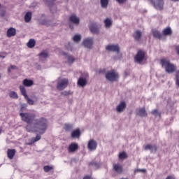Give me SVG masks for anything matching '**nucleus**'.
<instances>
[{
	"instance_id": "nucleus-1",
	"label": "nucleus",
	"mask_w": 179,
	"mask_h": 179,
	"mask_svg": "<svg viewBox=\"0 0 179 179\" xmlns=\"http://www.w3.org/2000/svg\"><path fill=\"white\" fill-rule=\"evenodd\" d=\"M24 121L27 124H33L35 132H39L40 134H44L47 131V119L41 117L40 119L36 118L34 113H23Z\"/></svg>"
},
{
	"instance_id": "nucleus-2",
	"label": "nucleus",
	"mask_w": 179,
	"mask_h": 179,
	"mask_svg": "<svg viewBox=\"0 0 179 179\" xmlns=\"http://www.w3.org/2000/svg\"><path fill=\"white\" fill-rule=\"evenodd\" d=\"M160 64L162 68L165 69L166 72L168 73H173L175 71H177V66L173 64L170 62V59H162L160 60Z\"/></svg>"
},
{
	"instance_id": "nucleus-3",
	"label": "nucleus",
	"mask_w": 179,
	"mask_h": 179,
	"mask_svg": "<svg viewBox=\"0 0 179 179\" xmlns=\"http://www.w3.org/2000/svg\"><path fill=\"white\" fill-rule=\"evenodd\" d=\"M106 78L109 82H117L120 76H118V73L115 71V70H111L110 71H108L106 75Z\"/></svg>"
},
{
	"instance_id": "nucleus-4",
	"label": "nucleus",
	"mask_w": 179,
	"mask_h": 179,
	"mask_svg": "<svg viewBox=\"0 0 179 179\" xmlns=\"http://www.w3.org/2000/svg\"><path fill=\"white\" fill-rule=\"evenodd\" d=\"M146 52L142 50H139L134 57V61L137 62V64H142V62L146 61Z\"/></svg>"
},
{
	"instance_id": "nucleus-5",
	"label": "nucleus",
	"mask_w": 179,
	"mask_h": 179,
	"mask_svg": "<svg viewBox=\"0 0 179 179\" xmlns=\"http://www.w3.org/2000/svg\"><path fill=\"white\" fill-rule=\"evenodd\" d=\"M68 85H69V81L66 78H63L59 80L57 85V89L58 90H64L66 87H68Z\"/></svg>"
},
{
	"instance_id": "nucleus-6",
	"label": "nucleus",
	"mask_w": 179,
	"mask_h": 179,
	"mask_svg": "<svg viewBox=\"0 0 179 179\" xmlns=\"http://www.w3.org/2000/svg\"><path fill=\"white\" fill-rule=\"evenodd\" d=\"M151 2L155 9L163 10V7L164 6V1L163 0H151Z\"/></svg>"
},
{
	"instance_id": "nucleus-7",
	"label": "nucleus",
	"mask_w": 179,
	"mask_h": 179,
	"mask_svg": "<svg viewBox=\"0 0 179 179\" xmlns=\"http://www.w3.org/2000/svg\"><path fill=\"white\" fill-rule=\"evenodd\" d=\"M78 150L79 145L77 143H71L67 148L69 153H75Z\"/></svg>"
},
{
	"instance_id": "nucleus-8",
	"label": "nucleus",
	"mask_w": 179,
	"mask_h": 179,
	"mask_svg": "<svg viewBox=\"0 0 179 179\" xmlns=\"http://www.w3.org/2000/svg\"><path fill=\"white\" fill-rule=\"evenodd\" d=\"M45 2H47L50 9V12H52V13H55V12H57V7L55 6V5H54V3H55V1L57 0H43Z\"/></svg>"
},
{
	"instance_id": "nucleus-9",
	"label": "nucleus",
	"mask_w": 179,
	"mask_h": 179,
	"mask_svg": "<svg viewBox=\"0 0 179 179\" xmlns=\"http://www.w3.org/2000/svg\"><path fill=\"white\" fill-rule=\"evenodd\" d=\"M107 51H113V52H120V46L118 45H108L106 47Z\"/></svg>"
},
{
	"instance_id": "nucleus-10",
	"label": "nucleus",
	"mask_w": 179,
	"mask_h": 179,
	"mask_svg": "<svg viewBox=\"0 0 179 179\" xmlns=\"http://www.w3.org/2000/svg\"><path fill=\"white\" fill-rule=\"evenodd\" d=\"M144 149L145 150H150L151 153H156L157 152V146L156 145L147 144Z\"/></svg>"
},
{
	"instance_id": "nucleus-11",
	"label": "nucleus",
	"mask_w": 179,
	"mask_h": 179,
	"mask_svg": "<svg viewBox=\"0 0 179 179\" xmlns=\"http://www.w3.org/2000/svg\"><path fill=\"white\" fill-rule=\"evenodd\" d=\"M83 45L87 48H92V45H93V38H88L83 41Z\"/></svg>"
},
{
	"instance_id": "nucleus-12",
	"label": "nucleus",
	"mask_w": 179,
	"mask_h": 179,
	"mask_svg": "<svg viewBox=\"0 0 179 179\" xmlns=\"http://www.w3.org/2000/svg\"><path fill=\"white\" fill-rule=\"evenodd\" d=\"M88 149L90 150H96L97 149V142L94 139H92L88 143Z\"/></svg>"
},
{
	"instance_id": "nucleus-13",
	"label": "nucleus",
	"mask_w": 179,
	"mask_h": 179,
	"mask_svg": "<svg viewBox=\"0 0 179 179\" xmlns=\"http://www.w3.org/2000/svg\"><path fill=\"white\" fill-rule=\"evenodd\" d=\"M125 108H127V103H125L124 101H122L117 106L116 111H117V113H122V111H124V110H125Z\"/></svg>"
},
{
	"instance_id": "nucleus-14",
	"label": "nucleus",
	"mask_w": 179,
	"mask_h": 179,
	"mask_svg": "<svg viewBox=\"0 0 179 179\" xmlns=\"http://www.w3.org/2000/svg\"><path fill=\"white\" fill-rule=\"evenodd\" d=\"M23 96L27 103L29 104V106H33V104H34V101L29 97V96L26 93V90L24 88L23 89Z\"/></svg>"
},
{
	"instance_id": "nucleus-15",
	"label": "nucleus",
	"mask_w": 179,
	"mask_h": 179,
	"mask_svg": "<svg viewBox=\"0 0 179 179\" xmlns=\"http://www.w3.org/2000/svg\"><path fill=\"white\" fill-rule=\"evenodd\" d=\"M113 170L118 174L122 173V171H123L122 165L120 164H114Z\"/></svg>"
},
{
	"instance_id": "nucleus-16",
	"label": "nucleus",
	"mask_w": 179,
	"mask_h": 179,
	"mask_svg": "<svg viewBox=\"0 0 179 179\" xmlns=\"http://www.w3.org/2000/svg\"><path fill=\"white\" fill-rule=\"evenodd\" d=\"M78 85L80 87H85L86 85H87V80H86V78L83 77H80L77 83Z\"/></svg>"
},
{
	"instance_id": "nucleus-17",
	"label": "nucleus",
	"mask_w": 179,
	"mask_h": 179,
	"mask_svg": "<svg viewBox=\"0 0 179 179\" xmlns=\"http://www.w3.org/2000/svg\"><path fill=\"white\" fill-rule=\"evenodd\" d=\"M7 37L10 38L16 36V29L10 27L7 30Z\"/></svg>"
},
{
	"instance_id": "nucleus-18",
	"label": "nucleus",
	"mask_w": 179,
	"mask_h": 179,
	"mask_svg": "<svg viewBox=\"0 0 179 179\" xmlns=\"http://www.w3.org/2000/svg\"><path fill=\"white\" fill-rule=\"evenodd\" d=\"M90 30L91 33H93L94 34H98L99 33V27H97L96 24H91L90 25Z\"/></svg>"
},
{
	"instance_id": "nucleus-19",
	"label": "nucleus",
	"mask_w": 179,
	"mask_h": 179,
	"mask_svg": "<svg viewBox=\"0 0 179 179\" xmlns=\"http://www.w3.org/2000/svg\"><path fill=\"white\" fill-rule=\"evenodd\" d=\"M133 37L136 41H141V38H142V32L139 30H136L134 31Z\"/></svg>"
},
{
	"instance_id": "nucleus-20",
	"label": "nucleus",
	"mask_w": 179,
	"mask_h": 179,
	"mask_svg": "<svg viewBox=\"0 0 179 179\" xmlns=\"http://www.w3.org/2000/svg\"><path fill=\"white\" fill-rule=\"evenodd\" d=\"M7 155H8V159H10V160H12V159H13V157H15V155H16V150L8 149Z\"/></svg>"
},
{
	"instance_id": "nucleus-21",
	"label": "nucleus",
	"mask_w": 179,
	"mask_h": 179,
	"mask_svg": "<svg viewBox=\"0 0 179 179\" xmlns=\"http://www.w3.org/2000/svg\"><path fill=\"white\" fill-rule=\"evenodd\" d=\"M137 115L139 117H148V113H146V109L145 108H141L137 110Z\"/></svg>"
},
{
	"instance_id": "nucleus-22",
	"label": "nucleus",
	"mask_w": 179,
	"mask_h": 179,
	"mask_svg": "<svg viewBox=\"0 0 179 179\" xmlns=\"http://www.w3.org/2000/svg\"><path fill=\"white\" fill-rule=\"evenodd\" d=\"M69 20L72 23H74V24H79L80 22L79 17H78L75 14L71 15Z\"/></svg>"
},
{
	"instance_id": "nucleus-23",
	"label": "nucleus",
	"mask_w": 179,
	"mask_h": 179,
	"mask_svg": "<svg viewBox=\"0 0 179 179\" xmlns=\"http://www.w3.org/2000/svg\"><path fill=\"white\" fill-rule=\"evenodd\" d=\"M163 36H171L173 34V30H171V27H168L163 29L162 31Z\"/></svg>"
},
{
	"instance_id": "nucleus-24",
	"label": "nucleus",
	"mask_w": 179,
	"mask_h": 179,
	"mask_svg": "<svg viewBox=\"0 0 179 179\" xmlns=\"http://www.w3.org/2000/svg\"><path fill=\"white\" fill-rule=\"evenodd\" d=\"M33 85H34V81L32 80L26 78L23 80V85L26 86L27 87H30V86H33Z\"/></svg>"
},
{
	"instance_id": "nucleus-25",
	"label": "nucleus",
	"mask_w": 179,
	"mask_h": 179,
	"mask_svg": "<svg viewBox=\"0 0 179 179\" xmlns=\"http://www.w3.org/2000/svg\"><path fill=\"white\" fill-rule=\"evenodd\" d=\"M8 96L10 99H13L14 100H17V99H19V95H17V93L15 91H9Z\"/></svg>"
},
{
	"instance_id": "nucleus-26",
	"label": "nucleus",
	"mask_w": 179,
	"mask_h": 179,
	"mask_svg": "<svg viewBox=\"0 0 179 179\" xmlns=\"http://www.w3.org/2000/svg\"><path fill=\"white\" fill-rule=\"evenodd\" d=\"M31 16H33L31 12H27L24 15V22L26 23H29L30 20H31Z\"/></svg>"
},
{
	"instance_id": "nucleus-27",
	"label": "nucleus",
	"mask_w": 179,
	"mask_h": 179,
	"mask_svg": "<svg viewBox=\"0 0 179 179\" xmlns=\"http://www.w3.org/2000/svg\"><path fill=\"white\" fill-rule=\"evenodd\" d=\"M152 36L155 38H158V40H161V38H162V34L160 33V31H159L157 30L152 31Z\"/></svg>"
},
{
	"instance_id": "nucleus-28",
	"label": "nucleus",
	"mask_w": 179,
	"mask_h": 179,
	"mask_svg": "<svg viewBox=\"0 0 179 179\" xmlns=\"http://www.w3.org/2000/svg\"><path fill=\"white\" fill-rule=\"evenodd\" d=\"M79 136H80V130L79 129H77L71 133L72 138H79Z\"/></svg>"
},
{
	"instance_id": "nucleus-29",
	"label": "nucleus",
	"mask_w": 179,
	"mask_h": 179,
	"mask_svg": "<svg viewBox=\"0 0 179 179\" xmlns=\"http://www.w3.org/2000/svg\"><path fill=\"white\" fill-rule=\"evenodd\" d=\"M28 48H33L36 45V41L34 39H30L27 43Z\"/></svg>"
},
{
	"instance_id": "nucleus-30",
	"label": "nucleus",
	"mask_w": 179,
	"mask_h": 179,
	"mask_svg": "<svg viewBox=\"0 0 179 179\" xmlns=\"http://www.w3.org/2000/svg\"><path fill=\"white\" fill-rule=\"evenodd\" d=\"M13 71H17V66L15 65H10L7 69L8 73H10L13 72Z\"/></svg>"
},
{
	"instance_id": "nucleus-31",
	"label": "nucleus",
	"mask_w": 179,
	"mask_h": 179,
	"mask_svg": "<svg viewBox=\"0 0 179 179\" xmlns=\"http://www.w3.org/2000/svg\"><path fill=\"white\" fill-rule=\"evenodd\" d=\"M66 58L68 60L69 64H73V62H75V57L72 55H66Z\"/></svg>"
},
{
	"instance_id": "nucleus-32",
	"label": "nucleus",
	"mask_w": 179,
	"mask_h": 179,
	"mask_svg": "<svg viewBox=\"0 0 179 179\" xmlns=\"http://www.w3.org/2000/svg\"><path fill=\"white\" fill-rule=\"evenodd\" d=\"M51 170H54L53 166L47 165L43 167V171H45V173H48L49 171H51Z\"/></svg>"
},
{
	"instance_id": "nucleus-33",
	"label": "nucleus",
	"mask_w": 179,
	"mask_h": 179,
	"mask_svg": "<svg viewBox=\"0 0 179 179\" xmlns=\"http://www.w3.org/2000/svg\"><path fill=\"white\" fill-rule=\"evenodd\" d=\"M104 24L106 27H110V26H111V24H113V21H111V19L110 18H106L104 20Z\"/></svg>"
},
{
	"instance_id": "nucleus-34",
	"label": "nucleus",
	"mask_w": 179,
	"mask_h": 179,
	"mask_svg": "<svg viewBox=\"0 0 179 179\" xmlns=\"http://www.w3.org/2000/svg\"><path fill=\"white\" fill-rule=\"evenodd\" d=\"M128 157V155H127V152H122L119 154V159L120 160H124V159H127Z\"/></svg>"
},
{
	"instance_id": "nucleus-35",
	"label": "nucleus",
	"mask_w": 179,
	"mask_h": 179,
	"mask_svg": "<svg viewBox=\"0 0 179 179\" xmlns=\"http://www.w3.org/2000/svg\"><path fill=\"white\" fill-rule=\"evenodd\" d=\"M40 139H41V136L38 134V135H36V137H33L31 139V143H34L36 142H38V141H40Z\"/></svg>"
},
{
	"instance_id": "nucleus-36",
	"label": "nucleus",
	"mask_w": 179,
	"mask_h": 179,
	"mask_svg": "<svg viewBox=\"0 0 179 179\" xmlns=\"http://www.w3.org/2000/svg\"><path fill=\"white\" fill-rule=\"evenodd\" d=\"M101 8H107L108 6V0H101Z\"/></svg>"
},
{
	"instance_id": "nucleus-37",
	"label": "nucleus",
	"mask_w": 179,
	"mask_h": 179,
	"mask_svg": "<svg viewBox=\"0 0 179 179\" xmlns=\"http://www.w3.org/2000/svg\"><path fill=\"white\" fill-rule=\"evenodd\" d=\"M39 57L42 58H48V52L43 50L39 54Z\"/></svg>"
},
{
	"instance_id": "nucleus-38",
	"label": "nucleus",
	"mask_w": 179,
	"mask_h": 179,
	"mask_svg": "<svg viewBox=\"0 0 179 179\" xmlns=\"http://www.w3.org/2000/svg\"><path fill=\"white\" fill-rule=\"evenodd\" d=\"M73 40L75 41V43H79V41L82 40V36L80 35H75L73 38Z\"/></svg>"
},
{
	"instance_id": "nucleus-39",
	"label": "nucleus",
	"mask_w": 179,
	"mask_h": 179,
	"mask_svg": "<svg viewBox=\"0 0 179 179\" xmlns=\"http://www.w3.org/2000/svg\"><path fill=\"white\" fill-rule=\"evenodd\" d=\"M151 114H152V115H155V117H162V115L159 113V110H157V109L153 110L151 112Z\"/></svg>"
},
{
	"instance_id": "nucleus-40",
	"label": "nucleus",
	"mask_w": 179,
	"mask_h": 179,
	"mask_svg": "<svg viewBox=\"0 0 179 179\" xmlns=\"http://www.w3.org/2000/svg\"><path fill=\"white\" fill-rule=\"evenodd\" d=\"M90 166H93L94 167H96V169H99L100 167V163L92 162L91 163H90Z\"/></svg>"
},
{
	"instance_id": "nucleus-41",
	"label": "nucleus",
	"mask_w": 179,
	"mask_h": 179,
	"mask_svg": "<svg viewBox=\"0 0 179 179\" xmlns=\"http://www.w3.org/2000/svg\"><path fill=\"white\" fill-rule=\"evenodd\" d=\"M65 131H72L73 127L72 124H66L64 126Z\"/></svg>"
},
{
	"instance_id": "nucleus-42",
	"label": "nucleus",
	"mask_w": 179,
	"mask_h": 179,
	"mask_svg": "<svg viewBox=\"0 0 179 179\" xmlns=\"http://www.w3.org/2000/svg\"><path fill=\"white\" fill-rule=\"evenodd\" d=\"M136 173H146V169H135L134 174H136Z\"/></svg>"
},
{
	"instance_id": "nucleus-43",
	"label": "nucleus",
	"mask_w": 179,
	"mask_h": 179,
	"mask_svg": "<svg viewBox=\"0 0 179 179\" xmlns=\"http://www.w3.org/2000/svg\"><path fill=\"white\" fill-rule=\"evenodd\" d=\"M178 73H179V70L177 71V74H176V85L177 86L179 87V76H178Z\"/></svg>"
},
{
	"instance_id": "nucleus-44",
	"label": "nucleus",
	"mask_w": 179,
	"mask_h": 179,
	"mask_svg": "<svg viewBox=\"0 0 179 179\" xmlns=\"http://www.w3.org/2000/svg\"><path fill=\"white\" fill-rule=\"evenodd\" d=\"M63 96H69L71 94V91H64L62 92Z\"/></svg>"
},
{
	"instance_id": "nucleus-45",
	"label": "nucleus",
	"mask_w": 179,
	"mask_h": 179,
	"mask_svg": "<svg viewBox=\"0 0 179 179\" xmlns=\"http://www.w3.org/2000/svg\"><path fill=\"white\" fill-rule=\"evenodd\" d=\"M118 3H124L127 2V0H116Z\"/></svg>"
},
{
	"instance_id": "nucleus-46",
	"label": "nucleus",
	"mask_w": 179,
	"mask_h": 179,
	"mask_svg": "<svg viewBox=\"0 0 179 179\" xmlns=\"http://www.w3.org/2000/svg\"><path fill=\"white\" fill-rule=\"evenodd\" d=\"M83 179H93L90 176H85Z\"/></svg>"
},
{
	"instance_id": "nucleus-47",
	"label": "nucleus",
	"mask_w": 179,
	"mask_h": 179,
	"mask_svg": "<svg viewBox=\"0 0 179 179\" xmlns=\"http://www.w3.org/2000/svg\"><path fill=\"white\" fill-rule=\"evenodd\" d=\"M20 92L22 93V94H23V87L20 86Z\"/></svg>"
},
{
	"instance_id": "nucleus-48",
	"label": "nucleus",
	"mask_w": 179,
	"mask_h": 179,
	"mask_svg": "<svg viewBox=\"0 0 179 179\" xmlns=\"http://www.w3.org/2000/svg\"><path fill=\"white\" fill-rule=\"evenodd\" d=\"M177 54L179 55V45L176 47Z\"/></svg>"
},
{
	"instance_id": "nucleus-49",
	"label": "nucleus",
	"mask_w": 179,
	"mask_h": 179,
	"mask_svg": "<svg viewBox=\"0 0 179 179\" xmlns=\"http://www.w3.org/2000/svg\"><path fill=\"white\" fill-rule=\"evenodd\" d=\"M106 70H99V73H104Z\"/></svg>"
},
{
	"instance_id": "nucleus-50",
	"label": "nucleus",
	"mask_w": 179,
	"mask_h": 179,
	"mask_svg": "<svg viewBox=\"0 0 179 179\" xmlns=\"http://www.w3.org/2000/svg\"><path fill=\"white\" fill-rule=\"evenodd\" d=\"M1 16H2V17H3V16H5V11H3V13H1Z\"/></svg>"
},
{
	"instance_id": "nucleus-51",
	"label": "nucleus",
	"mask_w": 179,
	"mask_h": 179,
	"mask_svg": "<svg viewBox=\"0 0 179 179\" xmlns=\"http://www.w3.org/2000/svg\"><path fill=\"white\" fill-rule=\"evenodd\" d=\"M20 115L22 120H23V113H20Z\"/></svg>"
},
{
	"instance_id": "nucleus-52",
	"label": "nucleus",
	"mask_w": 179,
	"mask_h": 179,
	"mask_svg": "<svg viewBox=\"0 0 179 179\" xmlns=\"http://www.w3.org/2000/svg\"><path fill=\"white\" fill-rule=\"evenodd\" d=\"M0 58H2L3 59V58H5V56L0 55Z\"/></svg>"
},
{
	"instance_id": "nucleus-53",
	"label": "nucleus",
	"mask_w": 179,
	"mask_h": 179,
	"mask_svg": "<svg viewBox=\"0 0 179 179\" xmlns=\"http://www.w3.org/2000/svg\"><path fill=\"white\" fill-rule=\"evenodd\" d=\"M172 1H173V2H178L179 1V0H172Z\"/></svg>"
},
{
	"instance_id": "nucleus-54",
	"label": "nucleus",
	"mask_w": 179,
	"mask_h": 179,
	"mask_svg": "<svg viewBox=\"0 0 179 179\" xmlns=\"http://www.w3.org/2000/svg\"><path fill=\"white\" fill-rule=\"evenodd\" d=\"M125 76H128V74H127V72H124Z\"/></svg>"
},
{
	"instance_id": "nucleus-55",
	"label": "nucleus",
	"mask_w": 179,
	"mask_h": 179,
	"mask_svg": "<svg viewBox=\"0 0 179 179\" xmlns=\"http://www.w3.org/2000/svg\"><path fill=\"white\" fill-rule=\"evenodd\" d=\"M67 50H70L71 51H72V48H70V49H69V48H67Z\"/></svg>"
},
{
	"instance_id": "nucleus-56",
	"label": "nucleus",
	"mask_w": 179,
	"mask_h": 179,
	"mask_svg": "<svg viewBox=\"0 0 179 179\" xmlns=\"http://www.w3.org/2000/svg\"><path fill=\"white\" fill-rule=\"evenodd\" d=\"M27 131L29 130V126L27 127Z\"/></svg>"
},
{
	"instance_id": "nucleus-57",
	"label": "nucleus",
	"mask_w": 179,
	"mask_h": 179,
	"mask_svg": "<svg viewBox=\"0 0 179 179\" xmlns=\"http://www.w3.org/2000/svg\"><path fill=\"white\" fill-rule=\"evenodd\" d=\"M1 131H2V130L0 129V134H1Z\"/></svg>"
},
{
	"instance_id": "nucleus-58",
	"label": "nucleus",
	"mask_w": 179,
	"mask_h": 179,
	"mask_svg": "<svg viewBox=\"0 0 179 179\" xmlns=\"http://www.w3.org/2000/svg\"><path fill=\"white\" fill-rule=\"evenodd\" d=\"M64 55H66V53H64Z\"/></svg>"
},
{
	"instance_id": "nucleus-59",
	"label": "nucleus",
	"mask_w": 179,
	"mask_h": 179,
	"mask_svg": "<svg viewBox=\"0 0 179 179\" xmlns=\"http://www.w3.org/2000/svg\"><path fill=\"white\" fill-rule=\"evenodd\" d=\"M70 27H71V28H72V26H71V25H70Z\"/></svg>"
},
{
	"instance_id": "nucleus-60",
	"label": "nucleus",
	"mask_w": 179,
	"mask_h": 179,
	"mask_svg": "<svg viewBox=\"0 0 179 179\" xmlns=\"http://www.w3.org/2000/svg\"><path fill=\"white\" fill-rule=\"evenodd\" d=\"M69 45H71V43H69Z\"/></svg>"
},
{
	"instance_id": "nucleus-61",
	"label": "nucleus",
	"mask_w": 179,
	"mask_h": 179,
	"mask_svg": "<svg viewBox=\"0 0 179 179\" xmlns=\"http://www.w3.org/2000/svg\"><path fill=\"white\" fill-rule=\"evenodd\" d=\"M21 108H23V106H22Z\"/></svg>"
},
{
	"instance_id": "nucleus-62",
	"label": "nucleus",
	"mask_w": 179,
	"mask_h": 179,
	"mask_svg": "<svg viewBox=\"0 0 179 179\" xmlns=\"http://www.w3.org/2000/svg\"><path fill=\"white\" fill-rule=\"evenodd\" d=\"M0 79H1V74H0Z\"/></svg>"
},
{
	"instance_id": "nucleus-63",
	"label": "nucleus",
	"mask_w": 179,
	"mask_h": 179,
	"mask_svg": "<svg viewBox=\"0 0 179 179\" xmlns=\"http://www.w3.org/2000/svg\"><path fill=\"white\" fill-rule=\"evenodd\" d=\"M0 8H1V3H0Z\"/></svg>"
}]
</instances>
